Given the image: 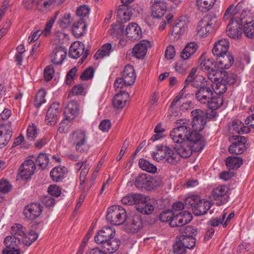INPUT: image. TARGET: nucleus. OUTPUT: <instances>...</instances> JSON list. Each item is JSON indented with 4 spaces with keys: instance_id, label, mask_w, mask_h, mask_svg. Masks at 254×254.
<instances>
[{
    "instance_id": "1",
    "label": "nucleus",
    "mask_w": 254,
    "mask_h": 254,
    "mask_svg": "<svg viewBox=\"0 0 254 254\" xmlns=\"http://www.w3.org/2000/svg\"><path fill=\"white\" fill-rule=\"evenodd\" d=\"M170 136L174 142L178 143L174 147L179 158H187L191 156L192 152H199L204 147L203 140L196 134L190 135L185 127H175L170 133Z\"/></svg>"
},
{
    "instance_id": "2",
    "label": "nucleus",
    "mask_w": 254,
    "mask_h": 254,
    "mask_svg": "<svg viewBox=\"0 0 254 254\" xmlns=\"http://www.w3.org/2000/svg\"><path fill=\"white\" fill-rule=\"evenodd\" d=\"M194 87L196 89L195 98L199 103L206 105L212 110H216L223 104V98L214 95L212 85L208 81L200 82Z\"/></svg>"
},
{
    "instance_id": "3",
    "label": "nucleus",
    "mask_w": 254,
    "mask_h": 254,
    "mask_svg": "<svg viewBox=\"0 0 254 254\" xmlns=\"http://www.w3.org/2000/svg\"><path fill=\"white\" fill-rule=\"evenodd\" d=\"M115 234L114 228L105 226L99 230L94 237V240L97 244L101 245L104 251L112 254L118 249L121 243L118 239H114Z\"/></svg>"
},
{
    "instance_id": "4",
    "label": "nucleus",
    "mask_w": 254,
    "mask_h": 254,
    "mask_svg": "<svg viewBox=\"0 0 254 254\" xmlns=\"http://www.w3.org/2000/svg\"><path fill=\"white\" fill-rule=\"evenodd\" d=\"M185 205L191 208L196 216L205 214L212 206V203L205 199H201L198 195L189 196L185 200Z\"/></svg>"
},
{
    "instance_id": "5",
    "label": "nucleus",
    "mask_w": 254,
    "mask_h": 254,
    "mask_svg": "<svg viewBox=\"0 0 254 254\" xmlns=\"http://www.w3.org/2000/svg\"><path fill=\"white\" fill-rule=\"evenodd\" d=\"M156 152H153L152 156L157 162L165 161L170 165H176L179 161V156L167 146H158Z\"/></svg>"
},
{
    "instance_id": "6",
    "label": "nucleus",
    "mask_w": 254,
    "mask_h": 254,
    "mask_svg": "<svg viewBox=\"0 0 254 254\" xmlns=\"http://www.w3.org/2000/svg\"><path fill=\"white\" fill-rule=\"evenodd\" d=\"M206 124V120L192 119L191 122L186 119H180L177 121L176 127H186L188 134L191 135L196 134L200 136V140H203L202 136L199 132L201 131Z\"/></svg>"
},
{
    "instance_id": "7",
    "label": "nucleus",
    "mask_w": 254,
    "mask_h": 254,
    "mask_svg": "<svg viewBox=\"0 0 254 254\" xmlns=\"http://www.w3.org/2000/svg\"><path fill=\"white\" fill-rule=\"evenodd\" d=\"M200 68L206 72L208 78L211 81H218L222 74V70L219 69L215 63L210 59H205L201 56L199 59Z\"/></svg>"
},
{
    "instance_id": "8",
    "label": "nucleus",
    "mask_w": 254,
    "mask_h": 254,
    "mask_svg": "<svg viewBox=\"0 0 254 254\" xmlns=\"http://www.w3.org/2000/svg\"><path fill=\"white\" fill-rule=\"evenodd\" d=\"M127 213L125 209L119 205L109 207L107 212L106 219L114 225H120L125 222Z\"/></svg>"
},
{
    "instance_id": "9",
    "label": "nucleus",
    "mask_w": 254,
    "mask_h": 254,
    "mask_svg": "<svg viewBox=\"0 0 254 254\" xmlns=\"http://www.w3.org/2000/svg\"><path fill=\"white\" fill-rule=\"evenodd\" d=\"M136 79V75L132 66L127 65L125 66L122 76L118 78L115 81L114 87L116 90L133 84Z\"/></svg>"
},
{
    "instance_id": "10",
    "label": "nucleus",
    "mask_w": 254,
    "mask_h": 254,
    "mask_svg": "<svg viewBox=\"0 0 254 254\" xmlns=\"http://www.w3.org/2000/svg\"><path fill=\"white\" fill-rule=\"evenodd\" d=\"M243 12L241 14L240 17L238 19L234 20L231 19L229 21V23L227 27L226 33L227 35L230 38L233 39H239L243 34V24L245 21H243L244 19L242 17Z\"/></svg>"
},
{
    "instance_id": "11",
    "label": "nucleus",
    "mask_w": 254,
    "mask_h": 254,
    "mask_svg": "<svg viewBox=\"0 0 254 254\" xmlns=\"http://www.w3.org/2000/svg\"><path fill=\"white\" fill-rule=\"evenodd\" d=\"M70 141L75 145L76 151L84 152L87 139L85 131L78 129L72 132L70 136Z\"/></svg>"
},
{
    "instance_id": "12",
    "label": "nucleus",
    "mask_w": 254,
    "mask_h": 254,
    "mask_svg": "<svg viewBox=\"0 0 254 254\" xmlns=\"http://www.w3.org/2000/svg\"><path fill=\"white\" fill-rule=\"evenodd\" d=\"M229 140L232 142V144L229 147L230 153L241 154L245 152L246 149L245 144L247 142V138L234 135L230 137Z\"/></svg>"
},
{
    "instance_id": "13",
    "label": "nucleus",
    "mask_w": 254,
    "mask_h": 254,
    "mask_svg": "<svg viewBox=\"0 0 254 254\" xmlns=\"http://www.w3.org/2000/svg\"><path fill=\"white\" fill-rule=\"evenodd\" d=\"M229 191V187L225 185L218 186L212 190L211 194L212 198L216 201L217 205H221L228 201Z\"/></svg>"
},
{
    "instance_id": "14",
    "label": "nucleus",
    "mask_w": 254,
    "mask_h": 254,
    "mask_svg": "<svg viewBox=\"0 0 254 254\" xmlns=\"http://www.w3.org/2000/svg\"><path fill=\"white\" fill-rule=\"evenodd\" d=\"M215 23V17L211 15L204 16L198 23L196 29L197 34L201 37L206 35L212 31Z\"/></svg>"
},
{
    "instance_id": "15",
    "label": "nucleus",
    "mask_w": 254,
    "mask_h": 254,
    "mask_svg": "<svg viewBox=\"0 0 254 254\" xmlns=\"http://www.w3.org/2000/svg\"><path fill=\"white\" fill-rule=\"evenodd\" d=\"M59 14V11L56 12L55 15L53 17H52L46 23L44 30H41L37 29V28L34 29L32 32L31 35L29 37V42L31 43L37 40L42 34L45 36L49 35L50 33L52 27Z\"/></svg>"
},
{
    "instance_id": "16",
    "label": "nucleus",
    "mask_w": 254,
    "mask_h": 254,
    "mask_svg": "<svg viewBox=\"0 0 254 254\" xmlns=\"http://www.w3.org/2000/svg\"><path fill=\"white\" fill-rule=\"evenodd\" d=\"M126 229L130 233H134L142 228L143 220L138 214H133L127 216L125 221Z\"/></svg>"
},
{
    "instance_id": "17",
    "label": "nucleus",
    "mask_w": 254,
    "mask_h": 254,
    "mask_svg": "<svg viewBox=\"0 0 254 254\" xmlns=\"http://www.w3.org/2000/svg\"><path fill=\"white\" fill-rule=\"evenodd\" d=\"M191 214L187 211L180 212L173 215L171 219L170 225L172 227H181L190 223L192 220Z\"/></svg>"
},
{
    "instance_id": "18",
    "label": "nucleus",
    "mask_w": 254,
    "mask_h": 254,
    "mask_svg": "<svg viewBox=\"0 0 254 254\" xmlns=\"http://www.w3.org/2000/svg\"><path fill=\"white\" fill-rule=\"evenodd\" d=\"M12 135L11 124L7 122L0 125V148L6 146Z\"/></svg>"
},
{
    "instance_id": "19",
    "label": "nucleus",
    "mask_w": 254,
    "mask_h": 254,
    "mask_svg": "<svg viewBox=\"0 0 254 254\" xmlns=\"http://www.w3.org/2000/svg\"><path fill=\"white\" fill-rule=\"evenodd\" d=\"M42 211V207L39 203H31L25 206L23 213L27 219L34 220L41 215Z\"/></svg>"
},
{
    "instance_id": "20",
    "label": "nucleus",
    "mask_w": 254,
    "mask_h": 254,
    "mask_svg": "<svg viewBox=\"0 0 254 254\" xmlns=\"http://www.w3.org/2000/svg\"><path fill=\"white\" fill-rule=\"evenodd\" d=\"M152 16L156 18L162 17L167 9L166 2L164 0H152Z\"/></svg>"
},
{
    "instance_id": "21",
    "label": "nucleus",
    "mask_w": 254,
    "mask_h": 254,
    "mask_svg": "<svg viewBox=\"0 0 254 254\" xmlns=\"http://www.w3.org/2000/svg\"><path fill=\"white\" fill-rule=\"evenodd\" d=\"M35 168V164L33 160H26L19 167V175L21 178L27 179L33 175Z\"/></svg>"
},
{
    "instance_id": "22",
    "label": "nucleus",
    "mask_w": 254,
    "mask_h": 254,
    "mask_svg": "<svg viewBox=\"0 0 254 254\" xmlns=\"http://www.w3.org/2000/svg\"><path fill=\"white\" fill-rule=\"evenodd\" d=\"M229 43L226 39H221L217 41L212 49V53L217 57L228 53Z\"/></svg>"
},
{
    "instance_id": "23",
    "label": "nucleus",
    "mask_w": 254,
    "mask_h": 254,
    "mask_svg": "<svg viewBox=\"0 0 254 254\" xmlns=\"http://www.w3.org/2000/svg\"><path fill=\"white\" fill-rule=\"evenodd\" d=\"M134 185L139 189L150 190L153 188L152 178L146 174H141L137 177Z\"/></svg>"
},
{
    "instance_id": "24",
    "label": "nucleus",
    "mask_w": 254,
    "mask_h": 254,
    "mask_svg": "<svg viewBox=\"0 0 254 254\" xmlns=\"http://www.w3.org/2000/svg\"><path fill=\"white\" fill-rule=\"evenodd\" d=\"M150 46V43L147 40H143L136 44L133 48V56L137 59H142L145 56L147 48Z\"/></svg>"
},
{
    "instance_id": "25",
    "label": "nucleus",
    "mask_w": 254,
    "mask_h": 254,
    "mask_svg": "<svg viewBox=\"0 0 254 254\" xmlns=\"http://www.w3.org/2000/svg\"><path fill=\"white\" fill-rule=\"evenodd\" d=\"M59 103H54L49 108L46 116V121L48 125L56 123L59 114Z\"/></svg>"
},
{
    "instance_id": "26",
    "label": "nucleus",
    "mask_w": 254,
    "mask_h": 254,
    "mask_svg": "<svg viewBox=\"0 0 254 254\" xmlns=\"http://www.w3.org/2000/svg\"><path fill=\"white\" fill-rule=\"evenodd\" d=\"M66 56V49L62 47H56L51 54V61L55 64H60L63 63Z\"/></svg>"
},
{
    "instance_id": "27",
    "label": "nucleus",
    "mask_w": 254,
    "mask_h": 254,
    "mask_svg": "<svg viewBox=\"0 0 254 254\" xmlns=\"http://www.w3.org/2000/svg\"><path fill=\"white\" fill-rule=\"evenodd\" d=\"M85 51V46L82 42H75L70 47L68 56L76 59L83 55Z\"/></svg>"
},
{
    "instance_id": "28",
    "label": "nucleus",
    "mask_w": 254,
    "mask_h": 254,
    "mask_svg": "<svg viewBox=\"0 0 254 254\" xmlns=\"http://www.w3.org/2000/svg\"><path fill=\"white\" fill-rule=\"evenodd\" d=\"M78 110L77 102L74 101L69 102L64 109V119L67 121L73 120L78 115Z\"/></svg>"
},
{
    "instance_id": "29",
    "label": "nucleus",
    "mask_w": 254,
    "mask_h": 254,
    "mask_svg": "<svg viewBox=\"0 0 254 254\" xmlns=\"http://www.w3.org/2000/svg\"><path fill=\"white\" fill-rule=\"evenodd\" d=\"M126 34L131 40L138 39L141 36V29L136 23H131L127 27Z\"/></svg>"
},
{
    "instance_id": "30",
    "label": "nucleus",
    "mask_w": 254,
    "mask_h": 254,
    "mask_svg": "<svg viewBox=\"0 0 254 254\" xmlns=\"http://www.w3.org/2000/svg\"><path fill=\"white\" fill-rule=\"evenodd\" d=\"M128 93L125 91H121L120 93L116 94L113 99L112 104L114 108L117 109L123 108L128 98Z\"/></svg>"
},
{
    "instance_id": "31",
    "label": "nucleus",
    "mask_w": 254,
    "mask_h": 254,
    "mask_svg": "<svg viewBox=\"0 0 254 254\" xmlns=\"http://www.w3.org/2000/svg\"><path fill=\"white\" fill-rule=\"evenodd\" d=\"M198 48V45L194 42L188 43L180 53V57L183 60H188L193 56Z\"/></svg>"
},
{
    "instance_id": "32",
    "label": "nucleus",
    "mask_w": 254,
    "mask_h": 254,
    "mask_svg": "<svg viewBox=\"0 0 254 254\" xmlns=\"http://www.w3.org/2000/svg\"><path fill=\"white\" fill-rule=\"evenodd\" d=\"M217 64L221 69H228L234 63V57L230 52L217 57Z\"/></svg>"
},
{
    "instance_id": "33",
    "label": "nucleus",
    "mask_w": 254,
    "mask_h": 254,
    "mask_svg": "<svg viewBox=\"0 0 254 254\" xmlns=\"http://www.w3.org/2000/svg\"><path fill=\"white\" fill-rule=\"evenodd\" d=\"M245 13H243L242 17L244 19L243 21L246 22L243 24V31L245 35L249 38H252L254 37V23L253 20L248 21L247 18L245 17L246 11L243 10Z\"/></svg>"
},
{
    "instance_id": "34",
    "label": "nucleus",
    "mask_w": 254,
    "mask_h": 254,
    "mask_svg": "<svg viewBox=\"0 0 254 254\" xmlns=\"http://www.w3.org/2000/svg\"><path fill=\"white\" fill-rule=\"evenodd\" d=\"M136 210L145 215H149L154 211V206L150 202L146 200H142L140 203L135 206Z\"/></svg>"
},
{
    "instance_id": "35",
    "label": "nucleus",
    "mask_w": 254,
    "mask_h": 254,
    "mask_svg": "<svg viewBox=\"0 0 254 254\" xmlns=\"http://www.w3.org/2000/svg\"><path fill=\"white\" fill-rule=\"evenodd\" d=\"M177 240L186 249H192L195 244V239L193 237L180 236L177 237Z\"/></svg>"
},
{
    "instance_id": "36",
    "label": "nucleus",
    "mask_w": 254,
    "mask_h": 254,
    "mask_svg": "<svg viewBox=\"0 0 254 254\" xmlns=\"http://www.w3.org/2000/svg\"><path fill=\"white\" fill-rule=\"evenodd\" d=\"M187 28V24L185 21L179 20L172 28V35L179 38L186 31Z\"/></svg>"
},
{
    "instance_id": "37",
    "label": "nucleus",
    "mask_w": 254,
    "mask_h": 254,
    "mask_svg": "<svg viewBox=\"0 0 254 254\" xmlns=\"http://www.w3.org/2000/svg\"><path fill=\"white\" fill-rule=\"evenodd\" d=\"M243 163V160L240 157L230 156L226 161V165L230 169L234 170L239 168Z\"/></svg>"
},
{
    "instance_id": "38",
    "label": "nucleus",
    "mask_w": 254,
    "mask_h": 254,
    "mask_svg": "<svg viewBox=\"0 0 254 254\" xmlns=\"http://www.w3.org/2000/svg\"><path fill=\"white\" fill-rule=\"evenodd\" d=\"M132 12L129 10L128 7H125L124 5H120L118 9L117 16L121 18L122 22H126L128 21Z\"/></svg>"
},
{
    "instance_id": "39",
    "label": "nucleus",
    "mask_w": 254,
    "mask_h": 254,
    "mask_svg": "<svg viewBox=\"0 0 254 254\" xmlns=\"http://www.w3.org/2000/svg\"><path fill=\"white\" fill-rule=\"evenodd\" d=\"M20 241L21 239L16 236H7L4 239V244L6 249H15Z\"/></svg>"
},
{
    "instance_id": "40",
    "label": "nucleus",
    "mask_w": 254,
    "mask_h": 254,
    "mask_svg": "<svg viewBox=\"0 0 254 254\" xmlns=\"http://www.w3.org/2000/svg\"><path fill=\"white\" fill-rule=\"evenodd\" d=\"M230 129L239 134L247 133L249 131V128L245 126L244 124L239 120L233 121L231 126L230 127Z\"/></svg>"
},
{
    "instance_id": "41",
    "label": "nucleus",
    "mask_w": 254,
    "mask_h": 254,
    "mask_svg": "<svg viewBox=\"0 0 254 254\" xmlns=\"http://www.w3.org/2000/svg\"><path fill=\"white\" fill-rule=\"evenodd\" d=\"M196 71L197 68L195 67H193L191 69L189 75L188 76L185 81L186 84H190L191 86L194 87L195 85L197 84L196 82L198 80H200L201 78H202L203 81L204 80V79L202 77L199 75L195 76Z\"/></svg>"
},
{
    "instance_id": "42",
    "label": "nucleus",
    "mask_w": 254,
    "mask_h": 254,
    "mask_svg": "<svg viewBox=\"0 0 254 254\" xmlns=\"http://www.w3.org/2000/svg\"><path fill=\"white\" fill-rule=\"evenodd\" d=\"M86 28V25L84 19L82 18L73 24L72 32L74 35L81 36L83 35Z\"/></svg>"
},
{
    "instance_id": "43",
    "label": "nucleus",
    "mask_w": 254,
    "mask_h": 254,
    "mask_svg": "<svg viewBox=\"0 0 254 254\" xmlns=\"http://www.w3.org/2000/svg\"><path fill=\"white\" fill-rule=\"evenodd\" d=\"M138 165L142 170L148 173H155L157 171L156 167L145 159H139Z\"/></svg>"
},
{
    "instance_id": "44",
    "label": "nucleus",
    "mask_w": 254,
    "mask_h": 254,
    "mask_svg": "<svg viewBox=\"0 0 254 254\" xmlns=\"http://www.w3.org/2000/svg\"><path fill=\"white\" fill-rule=\"evenodd\" d=\"M64 169L61 167H55L50 172V177L52 179L58 182L61 181L64 178Z\"/></svg>"
},
{
    "instance_id": "45",
    "label": "nucleus",
    "mask_w": 254,
    "mask_h": 254,
    "mask_svg": "<svg viewBox=\"0 0 254 254\" xmlns=\"http://www.w3.org/2000/svg\"><path fill=\"white\" fill-rule=\"evenodd\" d=\"M216 0H196L197 6L200 10L207 11L211 9Z\"/></svg>"
},
{
    "instance_id": "46",
    "label": "nucleus",
    "mask_w": 254,
    "mask_h": 254,
    "mask_svg": "<svg viewBox=\"0 0 254 254\" xmlns=\"http://www.w3.org/2000/svg\"><path fill=\"white\" fill-rule=\"evenodd\" d=\"M112 48V45L110 43H107L101 47L100 49L96 52L94 55V58L96 60L103 58L105 56L109 55Z\"/></svg>"
},
{
    "instance_id": "47",
    "label": "nucleus",
    "mask_w": 254,
    "mask_h": 254,
    "mask_svg": "<svg viewBox=\"0 0 254 254\" xmlns=\"http://www.w3.org/2000/svg\"><path fill=\"white\" fill-rule=\"evenodd\" d=\"M237 77L236 74L234 73L228 74L226 71L222 70V74L220 77V79H221L226 84L232 85L236 82Z\"/></svg>"
},
{
    "instance_id": "48",
    "label": "nucleus",
    "mask_w": 254,
    "mask_h": 254,
    "mask_svg": "<svg viewBox=\"0 0 254 254\" xmlns=\"http://www.w3.org/2000/svg\"><path fill=\"white\" fill-rule=\"evenodd\" d=\"M38 238V234L33 231H30L21 239V242L25 245L29 246L31 244L36 241Z\"/></svg>"
},
{
    "instance_id": "49",
    "label": "nucleus",
    "mask_w": 254,
    "mask_h": 254,
    "mask_svg": "<svg viewBox=\"0 0 254 254\" xmlns=\"http://www.w3.org/2000/svg\"><path fill=\"white\" fill-rule=\"evenodd\" d=\"M10 232L12 236H19L23 238L25 235L26 229L20 224H15L11 227Z\"/></svg>"
},
{
    "instance_id": "50",
    "label": "nucleus",
    "mask_w": 254,
    "mask_h": 254,
    "mask_svg": "<svg viewBox=\"0 0 254 254\" xmlns=\"http://www.w3.org/2000/svg\"><path fill=\"white\" fill-rule=\"evenodd\" d=\"M186 248L176 240V242L173 246L172 251H170L169 254H186Z\"/></svg>"
},
{
    "instance_id": "51",
    "label": "nucleus",
    "mask_w": 254,
    "mask_h": 254,
    "mask_svg": "<svg viewBox=\"0 0 254 254\" xmlns=\"http://www.w3.org/2000/svg\"><path fill=\"white\" fill-rule=\"evenodd\" d=\"M49 163V158L47 154L41 153L39 154L36 159L37 164L42 169L45 168Z\"/></svg>"
},
{
    "instance_id": "52",
    "label": "nucleus",
    "mask_w": 254,
    "mask_h": 254,
    "mask_svg": "<svg viewBox=\"0 0 254 254\" xmlns=\"http://www.w3.org/2000/svg\"><path fill=\"white\" fill-rule=\"evenodd\" d=\"M53 2V0H38L37 6L40 11L44 12L51 6Z\"/></svg>"
},
{
    "instance_id": "53",
    "label": "nucleus",
    "mask_w": 254,
    "mask_h": 254,
    "mask_svg": "<svg viewBox=\"0 0 254 254\" xmlns=\"http://www.w3.org/2000/svg\"><path fill=\"white\" fill-rule=\"evenodd\" d=\"M46 95V92L44 90H40L36 94V98L34 101V106L36 108H39L41 105L44 103L46 100L45 97Z\"/></svg>"
},
{
    "instance_id": "54",
    "label": "nucleus",
    "mask_w": 254,
    "mask_h": 254,
    "mask_svg": "<svg viewBox=\"0 0 254 254\" xmlns=\"http://www.w3.org/2000/svg\"><path fill=\"white\" fill-rule=\"evenodd\" d=\"M58 22L60 26L62 28L68 27L71 22L70 14L69 13H65L61 17Z\"/></svg>"
},
{
    "instance_id": "55",
    "label": "nucleus",
    "mask_w": 254,
    "mask_h": 254,
    "mask_svg": "<svg viewBox=\"0 0 254 254\" xmlns=\"http://www.w3.org/2000/svg\"><path fill=\"white\" fill-rule=\"evenodd\" d=\"M174 215V213L172 211L166 210L161 212L159 215V219L161 222H170L172 217Z\"/></svg>"
},
{
    "instance_id": "56",
    "label": "nucleus",
    "mask_w": 254,
    "mask_h": 254,
    "mask_svg": "<svg viewBox=\"0 0 254 254\" xmlns=\"http://www.w3.org/2000/svg\"><path fill=\"white\" fill-rule=\"evenodd\" d=\"M187 60H183L180 61L176 64L175 68L177 72L183 73L185 72L189 67V64L186 62Z\"/></svg>"
},
{
    "instance_id": "57",
    "label": "nucleus",
    "mask_w": 254,
    "mask_h": 254,
    "mask_svg": "<svg viewBox=\"0 0 254 254\" xmlns=\"http://www.w3.org/2000/svg\"><path fill=\"white\" fill-rule=\"evenodd\" d=\"M212 82H218L216 83V87L215 92L216 94H223L224 93L227 89L226 84L223 82L221 79H219L218 81H211Z\"/></svg>"
},
{
    "instance_id": "58",
    "label": "nucleus",
    "mask_w": 254,
    "mask_h": 254,
    "mask_svg": "<svg viewBox=\"0 0 254 254\" xmlns=\"http://www.w3.org/2000/svg\"><path fill=\"white\" fill-rule=\"evenodd\" d=\"M41 201L46 207L53 206L55 203V200L53 196L49 195L43 196L41 197Z\"/></svg>"
},
{
    "instance_id": "59",
    "label": "nucleus",
    "mask_w": 254,
    "mask_h": 254,
    "mask_svg": "<svg viewBox=\"0 0 254 254\" xmlns=\"http://www.w3.org/2000/svg\"><path fill=\"white\" fill-rule=\"evenodd\" d=\"M94 73V70L93 67L90 66L87 68L80 75V78L82 80H86L91 79Z\"/></svg>"
},
{
    "instance_id": "60",
    "label": "nucleus",
    "mask_w": 254,
    "mask_h": 254,
    "mask_svg": "<svg viewBox=\"0 0 254 254\" xmlns=\"http://www.w3.org/2000/svg\"><path fill=\"white\" fill-rule=\"evenodd\" d=\"M191 115L192 117V119H202L206 120V113L202 110L199 109H196L192 110L191 112Z\"/></svg>"
},
{
    "instance_id": "61",
    "label": "nucleus",
    "mask_w": 254,
    "mask_h": 254,
    "mask_svg": "<svg viewBox=\"0 0 254 254\" xmlns=\"http://www.w3.org/2000/svg\"><path fill=\"white\" fill-rule=\"evenodd\" d=\"M37 135L36 127L34 124L32 126H29L27 130V137L31 140H33L35 139Z\"/></svg>"
},
{
    "instance_id": "62",
    "label": "nucleus",
    "mask_w": 254,
    "mask_h": 254,
    "mask_svg": "<svg viewBox=\"0 0 254 254\" xmlns=\"http://www.w3.org/2000/svg\"><path fill=\"white\" fill-rule=\"evenodd\" d=\"M11 189V185L6 180H2L0 181V191L6 193L9 192Z\"/></svg>"
},
{
    "instance_id": "63",
    "label": "nucleus",
    "mask_w": 254,
    "mask_h": 254,
    "mask_svg": "<svg viewBox=\"0 0 254 254\" xmlns=\"http://www.w3.org/2000/svg\"><path fill=\"white\" fill-rule=\"evenodd\" d=\"M90 11L89 7L85 5H83L79 7L76 10V14L78 16L84 17L87 16Z\"/></svg>"
},
{
    "instance_id": "64",
    "label": "nucleus",
    "mask_w": 254,
    "mask_h": 254,
    "mask_svg": "<svg viewBox=\"0 0 254 254\" xmlns=\"http://www.w3.org/2000/svg\"><path fill=\"white\" fill-rule=\"evenodd\" d=\"M48 191L49 195L52 196H59L61 193V190L59 187L56 185H51L48 188Z\"/></svg>"
}]
</instances>
